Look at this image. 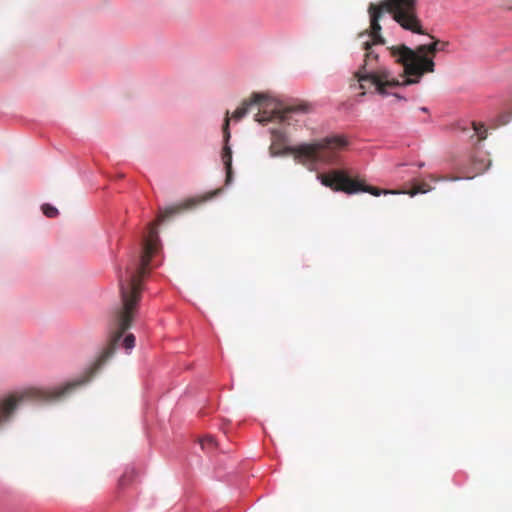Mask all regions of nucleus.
<instances>
[{
  "label": "nucleus",
  "instance_id": "f257e3e1",
  "mask_svg": "<svg viewBox=\"0 0 512 512\" xmlns=\"http://www.w3.org/2000/svg\"><path fill=\"white\" fill-rule=\"evenodd\" d=\"M125 256V264H122L118 261L116 253L110 250L121 303L113 306L108 313L105 346L84 371L73 379L54 386H24L1 395L0 426L10 422L22 404L60 402L70 396L75 389L89 383L93 376L113 360L117 352L126 356L133 353L137 338L131 329L144 326L140 319L145 281L164 260L162 241L153 223L128 233Z\"/></svg>",
  "mask_w": 512,
  "mask_h": 512
},
{
  "label": "nucleus",
  "instance_id": "20e7f679",
  "mask_svg": "<svg viewBox=\"0 0 512 512\" xmlns=\"http://www.w3.org/2000/svg\"><path fill=\"white\" fill-rule=\"evenodd\" d=\"M322 185L331 188L334 191H341L346 194H355L358 192H367L373 196L381 194H398V191L382 190L377 187L368 186L363 181L351 178L346 171L333 169L322 173Z\"/></svg>",
  "mask_w": 512,
  "mask_h": 512
},
{
  "label": "nucleus",
  "instance_id": "2eb2a0df",
  "mask_svg": "<svg viewBox=\"0 0 512 512\" xmlns=\"http://www.w3.org/2000/svg\"><path fill=\"white\" fill-rule=\"evenodd\" d=\"M107 235H108V241L111 243L114 236H112L111 232H109V231H107Z\"/></svg>",
  "mask_w": 512,
  "mask_h": 512
},
{
  "label": "nucleus",
  "instance_id": "9d476101",
  "mask_svg": "<svg viewBox=\"0 0 512 512\" xmlns=\"http://www.w3.org/2000/svg\"><path fill=\"white\" fill-rule=\"evenodd\" d=\"M432 190V187L425 181L415 182L412 189L407 192L411 197L419 193H427Z\"/></svg>",
  "mask_w": 512,
  "mask_h": 512
},
{
  "label": "nucleus",
  "instance_id": "f03ea898",
  "mask_svg": "<svg viewBox=\"0 0 512 512\" xmlns=\"http://www.w3.org/2000/svg\"><path fill=\"white\" fill-rule=\"evenodd\" d=\"M417 6V0H381L379 3L369 4V31L361 33L360 37L367 34L371 40L363 43V49L366 51L364 64L355 73L358 86L363 90L361 95H364L365 90L371 87H375L380 94H386L387 88L417 84L426 73L435 71L434 57L437 52L446 51L449 42L435 39L432 35H429L433 40L431 43L419 45L415 49L405 44L389 48L391 56L403 66L404 80L402 82L390 79L387 70L376 69L378 55L374 54L371 47L385 44V39L381 35L380 20L385 13H388L403 29L424 35L426 32L418 17Z\"/></svg>",
  "mask_w": 512,
  "mask_h": 512
},
{
  "label": "nucleus",
  "instance_id": "423d86ee",
  "mask_svg": "<svg viewBox=\"0 0 512 512\" xmlns=\"http://www.w3.org/2000/svg\"><path fill=\"white\" fill-rule=\"evenodd\" d=\"M222 149L220 153L221 162L223 164V171L225 173V188H229L234 183V170L232 166L233 151L230 131V117L229 111L226 112V117L222 125Z\"/></svg>",
  "mask_w": 512,
  "mask_h": 512
},
{
  "label": "nucleus",
  "instance_id": "f8f14e48",
  "mask_svg": "<svg viewBox=\"0 0 512 512\" xmlns=\"http://www.w3.org/2000/svg\"><path fill=\"white\" fill-rule=\"evenodd\" d=\"M473 128L478 135L479 140H484L486 138L487 130L483 124L473 122Z\"/></svg>",
  "mask_w": 512,
  "mask_h": 512
},
{
  "label": "nucleus",
  "instance_id": "9b49d317",
  "mask_svg": "<svg viewBox=\"0 0 512 512\" xmlns=\"http://www.w3.org/2000/svg\"><path fill=\"white\" fill-rule=\"evenodd\" d=\"M41 212L43 215H45L47 218H55L59 215V210L56 206H54L51 203H43L41 205Z\"/></svg>",
  "mask_w": 512,
  "mask_h": 512
},
{
  "label": "nucleus",
  "instance_id": "7ed1b4c3",
  "mask_svg": "<svg viewBox=\"0 0 512 512\" xmlns=\"http://www.w3.org/2000/svg\"><path fill=\"white\" fill-rule=\"evenodd\" d=\"M253 108L258 109L254 115V120L258 124L265 126L275 123L280 126L268 129L272 139L269 156L275 158L293 155L297 163L315 172V179L320 182V139L314 138L310 142L292 144L288 137V128L308 126V106L298 100L279 98L268 92H253L250 99L234 111V121L239 122Z\"/></svg>",
  "mask_w": 512,
  "mask_h": 512
},
{
  "label": "nucleus",
  "instance_id": "39448f33",
  "mask_svg": "<svg viewBox=\"0 0 512 512\" xmlns=\"http://www.w3.org/2000/svg\"><path fill=\"white\" fill-rule=\"evenodd\" d=\"M224 188L211 191L209 196L205 199H199L197 197H190L178 203H171L165 206H160L156 213V221L158 224L162 225L170 220L172 217L178 215L180 212L189 210L197 206L200 202L211 200L213 198L218 197L221 193H223Z\"/></svg>",
  "mask_w": 512,
  "mask_h": 512
},
{
  "label": "nucleus",
  "instance_id": "0eeeda50",
  "mask_svg": "<svg viewBox=\"0 0 512 512\" xmlns=\"http://www.w3.org/2000/svg\"><path fill=\"white\" fill-rule=\"evenodd\" d=\"M349 146V140L341 134L322 137V163L335 164Z\"/></svg>",
  "mask_w": 512,
  "mask_h": 512
},
{
  "label": "nucleus",
  "instance_id": "ddd939ff",
  "mask_svg": "<svg viewBox=\"0 0 512 512\" xmlns=\"http://www.w3.org/2000/svg\"><path fill=\"white\" fill-rule=\"evenodd\" d=\"M428 178L433 181V182H439V181H445V180H457L458 178L457 177H454V178H448L446 176H436L434 174H430L428 175Z\"/></svg>",
  "mask_w": 512,
  "mask_h": 512
},
{
  "label": "nucleus",
  "instance_id": "4468645a",
  "mask_svg": "<svg viewBox=\"0 0 512 512\" xmlns=\"http://www.w3.org/2000/svg\"><path fill=\"white\" fill-rule=\"evenodd\" d=\"M115 237H116L117 242L123 241V236L120 235V232L118 230L115 231Z\"/></svg>",
  "mask_w": 512,
  "mask_h": 512
},
{
  "label": "nucleus",
  "instance_id": "6e6552de",
  "mask_svg": "<svg viewBox=\"0 0 512 512\" xmlns=\"http://www.w3.org/2000/svg\"><path fill=\"white\" fill-rule=\"evenodd\" d=\"M218 450V443L216 439L211 436L207 435L202 438H200L198 441H196L193 445V451L195 453H198L199 451H202L204 454L207 455L209 458V461L212 462L215 466H220V461H213V451Z\"/></svg>",
  "mask_w": 512,
  "mask_h": 512
},
{
  "label": "nucleus",
  "instance_id": "1a4fd4ad",
  "mask_svg": "<svg viewBox=\"0 0 512 512\" xmlns=\"http://www.w3.org/2000/svg\"><path fill=\"white\" fill-rule=\"evenodd\" d=\"M139 472L133 465L127 464L117 480V489L122 492L128 485L138 482Z\"/></svg>",
  "mask_w": 512,
  "mask_h": 512
},
{
  "label": "nucleus",
  "instance_id": "dca6fc26",
  "mask_svg": "<svg viewBox=\"0 0 512 512\" xmlns=\"http://www.w3.org/2000/svg\"><path fill=\"white\" fill-rule=\"evenodd\" d=\"M181 510V507L176 508L175 512H179Z\"/></svg>",
  "mask_w": 512,
  "mask_h": 512
}]
</instances>
